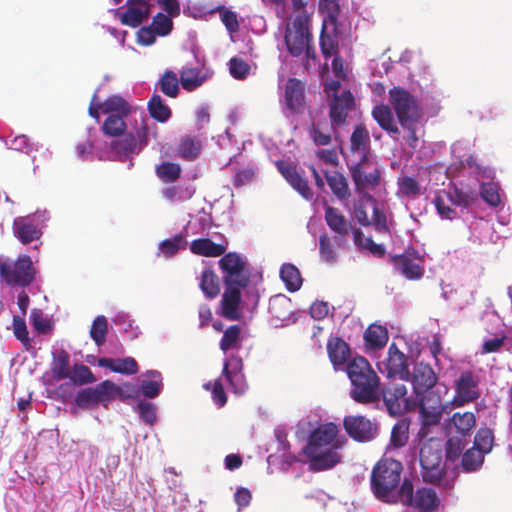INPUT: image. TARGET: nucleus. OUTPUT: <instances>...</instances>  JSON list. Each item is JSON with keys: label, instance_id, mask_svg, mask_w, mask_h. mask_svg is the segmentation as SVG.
<instances>
[{"label": "nucleus", "instance_id": "obj_12", "mask_svg": "<svg viewBox=\"0 0 512 512\" xmlns=\"http://www.w3.org/2000/svg\"><path fill=\"white\" fill-rule=\"evenodd\" d=\"M395 270L408 280H418L424 274L423 257L413 248H408L400 255L391 256Z\"/></svg>", "mask_w": 512, "mask_h": 512}, {"label": "nucleus", "instance_id": "obj_46", "mask_svg": "<svg viewBox=\"0 0 512 512\" xmlns=\"http://www.w3.org/2000/svg\"><path fill=\"white\" fill-rule=\"evenodd\" d=\"M484 456V454L474 447L467 449L461 458V467L463 471L470 473L479 470L483 465Z\"/></svg>", "mask_w": 512, "mask_h": 512}, {"label": "nucleus", "instance_id": "obj_25", "mask_svg": "<svg viewBox=\"0 0 512 512\" xmlns=\"http://www.w3.org/2000/svg\"><path fill=\"white\" fill-rule=\"evenodd\" d=\"M241 289L226 288L221 299V314L230 321L240 320Z\"/></svg>", "mask_w": 512, "mask_h": 512}, {"label": "nucleus", "instance_id": "obj_14", "mask_svg": "<svg viewBox=\"0 0 512 512\" xmlns=\"http://www.w3.org/2000/svg\"><path fill=\"white\" fill-rule=\"evenodd\" d=\"M347 434L358 442L372 440L377 434V425L362 415H349L343 420Z\"/></svg>", "mask_w": 512, "mask_h": 512}, {"label": "nucleus", "instance_id": "obj_23", "mask_svg": "<svg viewBox=\"0 0 512 512\" xmlns=\"http://www.w3.org/2000/svg\"><path fill=\"white\" fill-rule=\"evenodd\" d=\"M438 377L433 368L424 363H418L414 367L413 390L417 395L435 389Z\"/></svg>", "mask_w": 512, "mask_h": 512}, {"label": "nucleus", "instance_id": "obj_51", "mask_svg": "<svg viewBox=\"0 0 512 512\" xmlns=\"http://www.w3.org/2000/svg\"><path fill=\"white\" fill-rule=\"evenodd\" d=\"M449 200L456 206L467 208L477 200V194L470 190H463L453 186L449 192Z\"/></svg>", "mask_w": 512, "mask_h": 512}, {"label": "nucleus", "instance_id": "obj_45", "mask_svg": "<svg viewBox=\"0 0 512 512\" xmlns=\"http://www.w3.org/2000/svg\"><path fill=\"white\" fill-rule=\"evenodd\" d=\"M179 83L180 78L178 79L177 74L171 70H166L159 79L161 92L170 98L178 96L180 90Z\"/></svg>", "mask_w": 512, "mask_h": 512}, {"label": "nucleus", "instance_id": "obj_11", "mask_svg": "<svg viewBox=\"0 0 512 512\" xmlns=\"http://www.w3.org/2000/svg\"><path fill=\"white\" fill-rule=\"evenodd\" d=\"M43 228V221L37 213L16 217L12 223V233L23 245L39 241Z\"/></svg>", "mask_w": 512, "mask_h": 512}, {"label": "nucleus", "instance_id": "obj_27", "mask_svg": "<svg viewBox=\"0 0 512 512\" xmlns=\"http://www.w3.org/2000/svg\"><path fill=\"white\" fill-rule=\"evenodd\" d=\"M326 349L329 360L335 368L343 366L351 355L349 345L340 337H330Z\"/></svg>", "mask_w": 512, "mask_h": 512}, {"label": "nucleus", "instance_id": "obj_20", "mask_svg": "<svg viewBox=\"0 0 512 512\" xmlns=\"http://www.w3.org/2000/svg\"><path fill=\"white\" fill-rule=\"evenodd\" d=\"M324 219L331 231L337 234L336 243L339 247L346 245L345 238L351 229L350 223L345 216L335 207L325 204Z\"/></svg>", "mask_w": 512, "mask_h": 512}, {"label": "nucleus", "instance_id": "obj_32", "mask_svg": "<svg viewBox=\"0 0 512 512\" xmlns=\"http://www.w3.org/2000/svg\"><path fill=\"white\" fill-rule=\"evenodd\" d=\"M96 399L98 404H103L105 407L109 402L115 399L116 396H119L122 400L130 397L129 395H124L119 386L115 385L110 380H105L93 387Z\"/></svg>", "mask_w": 512, "mask_h": 512}, {"label": "nucleus", "instance_id": "obj_63", "mask_svg": "<svg viewBox=\"0 0 512 512\" xmlns=\"http://www.w3.org/2000/svg\"><path fill=\"white\" fill-rule=\"evenodd\" d=\"M480 195L481 198L492 207H497L501 203L499 188L493 182L482 183Z\"/></svg>", "mask_w": 512, "mask_h": 512}, {"label": "nucleus", "instance_id": "obj_39", "mask_svg": "<svg viewBox=\"0 0 512 512\" xmlns=\"http://www.w3.org/2000/svg\"><path fill=\"white\" fill-rule=\"evenodd\" d=\"M280 278L290 292L298 291L301 288L302 277L298 268L293 264L285 263L281 266Z\"/></svg>", "mask_w": 512, "mask_h": 512}, {"label": "nucleus", "instance_id": "obj_33", "mask_svg": "<svg viewBox=\"0 0 512 512\" xmlns=\"http://www.w3.org/2000/svg\"><path fill=\"white\" fill-rule=\"evenodd\" d=\"M475 425L476 417L474 412H455L451 417V426L462 438L469 436Z\"/></svg>", "mask_w": 512, "mask_h": 512}, {"label": "nucleus", "instance_id": "obj_29", "mask_svg": "<svg viewBox=\"0 0 512 512\" xmlns=\"http://www.w3.org/2000/svg\"><path fill=\"white\" fill-rule=\"evenodd\" d=\"M98 365L100 367L108 368L115 373L133 375L138 372V364L132 357H126L123 359H112V358H99Z\"/></svg>", "mask_w": 512, "mask_h": 512}, {"label": "nucleus", "instance_id": "obj_50", "mask_svg": "<svg viewBox=\"0 0 512 512\" xmlns=\"http://www.w3.org/2000/svg\"><path fill=\"white\" fill-rule=\"evenodd\" d=\"M200 150V141L191 137H185L179 143L177 152L182 159L192 161L197 158V156L200 153Z\"/></svg>", "mask_w": 512, "mask_h": 512}, {"label": "nucleus", "instance_id": "obj_64", "mask_svg": "<svg viewBox=\"0 0 512 512\" xmlns=\"http://www.w3.org/2000/svg\"><path fill=\"white\" fill-rule=\"evenodd\" d=\"M76 405L81 409H93L98 405L93 387L80 390L75 398Z\"/></svg>", "mask_w": 512, "mask_h": 512}, {"label": "nucleus", "instance_id": "obj_54", "mask_svg": "<svg viewBox=\"0 0 512 512\" xmlns=\"http://www.w3.org/2000/svg\"><path fill=\"white\" fill-rule=\"evenodd\" d=\"M219 266L223 275H226L245 268L246 263L236 252H229L227 254H223V257L219 260Z\"/></svg>", "mask_w": 512, "mask_h": 512}, {"label": "nucleus", "instance_id": "obj_55", "mask_svg": "<svg viewBox=\"0 0 512 512\" xmlns=\"http://www.w3.org/2000/svg\"><path fill=\"white\" fill-rule=\"evenodd\" d=\"M409 424L405 420H400L394 424L391 430L390 443L396 448L403 447L409 438Z\"/></svg>", "mask_w": 512, "mask_h": 512}, {"label": "nucleus", "instance_id": "obj_56", "mask_svg": "<svg viewBox=\"0 0 512 512\" xmlns=\"http://www.w3.org/2000/svg\"><path fill=\"white\" fill-rule=\"evenodd\" d=\"M493 441V432L489 428H480L475 435L473 447L486 455L492 450Z\"/></svg>", "mask_w": 512, "mask_h": 512}, {"label": "nucleus", "instance_id": "obj_58", "mask_svg": "<svg viewBox=\"0 0 512 512\" xmlns=\"http://www.w3.org/2000/svg\"><path fill=\"white\" fill-rule=\"evenodd\" d=\"M223 375L226 377L227 381L233 387V391L236 394H243L247 389V384L244 379V375L239 372H232L229 370V363L225 362L223 366Z\"/></svg>", "mask_w": 512, "mask_h": 512}, {"label": "nucleus", "instance_id": "obj_1", "mask_svg": "<svg viewBox=\"0 0 512 512\" xmlns=\"http://www.w3.org/2000/svg\"><path fill=\"white\" fill-rule=\"evenodd\" d=\"M346 372L351 382L350 397L360 404L380 400V378L365 357L357 356L347 363Z\"/></svg>", "mask_w": 512, "mask_h": 512}, {"label": "nucleus", "instance_id": "obj_21", "mask_svg": "<svg viewBox=\"0 0 512 512\" xmlns=\"http://www.w3.org/2000/svg\"><path fill=\"white\" fill-rule=\"evenodd\" d=\"M383 365L388 377L399 376L403 380L409 379L410 372L407 357L398 349L395 343L389 346L388 357Z\"/></svg>", "mask_w": 512, "mask_h": 512}, {"label": "nucleus", "instance_id": "obj_7", "mask_svg": "<svg viewBox=\"0 0 512 512\" xmlns=\"http://www.w3.org/2000/svg\"><path fill=\"white\" fill-rule=\"evenodd\" d=\"M123 135L121 139L112 141V150L120 158H129L131 155L139 154L148 145L147 118L140 115L139 120L135 119V132Z\"/></svg>", "mask_w": 512, "mask_h": 512}, {"label": "nucleus", "instance_id": "obj_52", "mask_svg": "<svg viewBox=\"0 0 512 512\" xmlns=\"http://www.w3.org/2000/svg\"><path fill=\"white\" fill-rule=\"evenodd\" d=\"M241 340V327L239 325L229 326L223 333L220 340V349L227 352L230 349H238Z\"/></svg>", "mask_w": 512, "mask_h": 512}, {"label": "nucleus", "instance_id": "obj_15", "mask_svg": "<svg viewBox=\"0 0 512 512\" xmlns=\"http://www.w3.org/2000/svg\"><path fill=\"white\" fill-rule=\"evenodd\" d=\"M480 397L479 379L472 371H464L456 381V396L453 399L455 406H463Z\"/></svg>", "mask_w": 512, "mask_h": 512}, {"label": "nucleus", "instance_id": "obj_17", "mask_svg": "<svg viewBox=\"0 0 512 512\" xmlns=\"http://www.w3.org/2000/svg\"><path fill=\"white\" fill-rule=\"evenodd\" d=\"M303 453L308 458L309 470L312 472L329 470L341 461V455L334 449L304 447Z\"/></svg>", "mask_w": 512, "mask_h": 512}, {"label": "nucleus", "instance_id": "obj_34", "mask_svg": "<svg viewBox=\"0 0 512 512\" xmlns=\"http://www.w3.org/2000/svg\"><path fill=\"white\" fill-rule=\"evenodd\" d=\"M325 180L331 189L332 193L339 199L345 200L350 196V189L347 179L339 171H326L324 173Z\"/></svg>", "mask_w": 512, "mask_h": 512}, {"label": "nucleus", "instance_id": "obj_62", "mask_svg": "<svg viewBox=\"0 0 512 512\" xmlns=\"http://www.w3.org/2000/svg\"><path fill=\"white\" fill-rule=\"evenodd\" d=\"M319 254L321 260L325 263L334 264L337 261V253L330 238L326 234L320 235L319 237Z\"/></svg>", "mask_w": 512, "mask_h": 512}, {"label": "nucleus", "instance_id": "obj_36", "mask_svg": "<svg viewBox=\"0 0 512 512\" xmlns=\"http://www.w3.org/2000/svg\"><path fill=\"white\" fill-rule=\"evenodd\" d=\"M352 232L354 244L358 247L359 250H366L378 258H381L385 255L386 250L384 245L375 243L371 237L365 238L360 228H355Z\"/></svg>", "mask_w": 512, "mask_h": 512}, {"label": "nucleus", "instance_id": "obj_26", "mask_svg": "<svg viewBox=\"0 0 512 512\" xmlns=\"http://www.w3.org/2000/svg\"><path fill=\"white\" fill-rule=\"evenodd\" d=\"M210 77L207 71L199 66H184L180 71V84L185 91L192 92L202 86Z\"/></svg>", "mask_w": 512, "mask_h": 512}, {"label": "nucleus", "instance_id": "obj_6", "mask_svg": "<svg viewBox=\"0 0 512 512\" xmlns=\"http://www.w3.org/2000/svg\"><path fill=\"white\" fill-rule=\"evenodd\" d=\"M400 502L405 506H411L421 512H433L440 505V499L432 488H419L414 495L413 483L404 478L398 490Z\"/></svg>", "mask_w": 512, "mask_h": 512}, {"label": "nucleus", "instance_id": "obj_4", "mask_svg": "<svg viewBox=\"0 0 512 512\" xmlns=\"http://www.w3.org/2000/svg\"><path fill=\"white\" fill-rule=\"evenodd\" d=\"M419 461L422 480L432 485H440L447 473L441 441L430 438L424 442L420 449Z\"/></svg>", "mask_w": 512, "mask_h": 512}, {"label": "nucleus", "instance_id": "obj_13", "mask_svg": "<svg viewBox=\"0 0 512 512\" xmlns=\"http://www.w3.org/2000/svg\"><path fill=\"white\" fill-rule=\"evenodd\" d=\"M407 395V388L404 384H394L381 390V397L390 415H401L413 408Z\"/></svg>", "mask_w": 512, "mask_h": 512}, {"label": "nucleus", "instance_id": "obj_53", "mask_svg": "<svg viewBox=\"0 0 512 512\" xmlns=\"http://www.w3.org/2000/svg\"><path fill=\"white\" fill-rule=\"evenodd\" d=\"M75 385L91 384L96 381V377L91 369L84 364H74L70 377H68Z\"/></svg>", "mask_w": 512, "mask_h": 512}, {"label": "nucleus", "instance_id": "obj_57", "mask_svg": "<svg viewBox=\"0 0 512 512\" xmlns=\"http://www.w3.org/2000/svg\"><path fill=\"white\" fill-rule=\"evenodd\" d=\"M107 331V319L103 315L97 316L90 328V337L96 345L101 346L105 343Z\"/></svg>", "mask_w": 512, "mask_h": 512}, {"label": "nucleus", "instance_id": "obj_44", "mask_svg": "<svg viewBox=\"0 0 512 512\" xmlns=\"http://www.w3.org/2000/svg\"><path fill=\"white\" fill-rule=\"evenodd\" d=\"M200 289L210 299L215 298L219 294V280L212 269L202 271Z\"/></svg>", "mask_w": 512, "mask_h": 512}, {"label": "nucleus", "instance_id": "obj_60", "mask_svg": "<svg viewBox=\"0 0 512 512\" xmlns=\"http://www.w3.org/2000/svg\"><path fill=\"white\" fill-rule=\"evenodd\" d=\"M12 328L13 334L16 337V339L21 342V344L26 350H29L32 347V345L31 340L28 336V330L25 320L20 316H13Z\"/></svg>", "mask_w": 512, "mask_h": 512}, {"label": "nucleus", "instance_id": "obj_9", "mask_svg": "<svg viewBox=\"0 0 512 512\" xmlns=\"http://www.w3.org/2000/svg\"><path fill=\"white\" fill-rule=\"evenodd\" d=\"M442 392L447 394L448 390L445 386H443V390L438 386L433 390L420 393L418 406L420 419L424 427L439 424L446 408V405L442 403Z\"/></svg>", "mask_w": 512, "mask_h": 512}, {"label": "nucleus", "instance_id": "obj_2", "mask_svg": "<svg viewBox=\"0 0 512 512\" xmlns=\"http://www.w3.org/2000/svg\"><path fill=\"white\" fill-rule=\"evenodd\" d=\"M403 465L393 458H381L373 467L370 486L374 496L386 503H395V491L400 488Z\"/></svg>", "mask_w": 512, "mask_h": 512}, {"label": "nucleus", "instance_id": "obj_59", "mask_svg": "<svg viewBox=\"0 0 512 512\" xmlns=\"http://www.w3.org/2000/svg\"><path fill=\"white\" fill-rule=\"evenodd\" d=\"M466 446V441L459 436L448 438L445 445L446 460L450 462L456 461L462 454Z\"/></svg>", "mask_w": 512, "mask_h": 512}, {"label": "nucleus", "instance_id": "obj_35", "mask_svg": "<svg viewBox=\"0 0 512 512\" xmlns=\"http://www.w3.org/2000/svg\"><path fill=\"white\" fill-rule=\"evenodd\" d=\"M422 119L423 118H414L399 122L401 128L406 133L404 135L406 144L413 150L418 147V143L422 136Z\"/></svg>", "mask_w": 512, "mask_h": 512}, {"label": "nucleus", "instance_id": "obj_10", "mask_svg": "<svg viewBox=\"0 0 512 512\" xmlns=\"http://www.w3.org/2000/svg\"><path fill=\"white\" fill-rule=\"evenodd\" d=\"M285 44L288 52L293 57L303 54L305 47L312 43L313 37L309 30V20L306 16L298 15L292 22V27L287 28Z\"/></svg>", "mask_w": 512, "mask_h": 512}, {"label": "nucleus", "instance_id": "obj_43", "mask_svg": "<svg viewBox=\"0 0 512 512\" xmlns=\"http://www.w3.org/2000/svg\"><path fill=\"white\" fill-rule=\"evenodd\" d=\"M126 116L120 114L108 115L102 125V131L106 136L109 137H120L127 129L126 122L124 120Z\"/></svg>", "mask_w": 512, "mask_h": 512}, {"label": "nucleus", "instance_id": "obj_41", "mask_svg": "<svg viewBox=\"0 0 512 512\" xmlns=\"http://www.w3.org/2000/svg\"><path fill=\"white\" fill-rule=\"evenodd\" d=\"M181 173V166L170 161H164L155 167V174L163 183L176 182L181 177Z\"/></svg>", "mask_w": 512, "mask_h": 512}, {"label": "nucleus", "instance_id": "obj_47", "mask_svg": "<svg viewBox=\"0 0 512 512\" xmlns=\"http://www.w3.org/2000/svg\"><path fill=\"white\" fill-rule=\"evenodd\" d=\"M51 371L56 380H63L70 377V356L65 350L57 354Z\"/></svg>", "mask_w": 512, "mask_h": 512}, {"label": "nucleus", "instance_id": "obj_31", "mask_svg": "<svg viewBox=\"0 0 512 512\" xmlns=\"http://www.w3.org/2000/svg\"><path fill=\"white\" fill-rule=\"evenodd\" d=\"M226 246L217 244L209 238H198L191 242L190 251L199 256L218 257L225 253Z\"/></svg>", "mask_w": 512, "mask_h": 512}, {"label": "nucleus", "instance_id": "obj_28", "mask_svg": "<svg viewBox=\"0 0 512 512\" xmlns=\"http://www.w3.org/2000/svg\"><path fill=\"white\" fill-rule=\"evenodd\" d=\"M372 117L381 129L390 135H399L400 130L392 113V107L381 104L372 109Z\"/></svg>", "mask_w": 512, "mask_h": 512}, {"label": "nucleus", "instance_id": "obj_49", "mask_svg": "<svg viewBox=\"0 0 512 512\" xmlns=\"http://www.w3.org/2000/svg\"><path fill=\"white\" fill-rule=\"evenodd\" d=\"M187 241L183 234H176L174 237L165 239L159 244L160 252L166 257H172L178 253L180 249H185Z\"/></svg>", "mask_w": 512, "mask_h": 512}, {"label": "nucleus", "instance_id": "obj_48", "mask_svg": "<svg viewBox=\"0 0 512 512\" xmlns=\"http://www.w3.org/2000/svg\"><path fill=\"white\" fill-rule=\"evenodd\" d=\"M223 280L226 288L244 289L248 287L250 283V272L245 267L238 271L223 275Z\"/></svg>", "mask_w": 512, "mask_h": 512}, {"label": "nucleus", "instance_id": "obj_16", "mask_svg": "<svg viewBox=\"0 0 512 512\" xmlns=\"http://www.w3.org/2000/svg\"><path fill=\"white\" fill-rule=\"evenodd\" d=\"M338 432V427L333 423L321 425L310 434L305 447L337 450L343 444L337 439Z\"/></svg>", "mask_w": 512, "mask_h": 512}, {"label": "nucleus", "instance_id": "obj_30", "mask_svg": "<svg viewBox=\"0 0 512 512\" xmlns=\"http://www.w3.org/2000/svg\"><path fill=\"white\" fill-rule=\"evenodd\" d=\"M388 339V331L381 325L371 324L364 332L365 346L371 351L384 348Z\"/></svg>", "mask_w": 512, "mask_h": 512}, {"label": "nucleus", "instance_id": "obj_3", "mask_svg": "<svg viewBox=\"0 0 512 512\" xmlns=\"http://www.w3.org/2000/svg\"><path fill=\"white\" fill-rule=\"evenodd\" d=\"M349 171L355 191L363 199L375 202L370 192L380 188L383 182L382 171L377 163L370 161L368 155H363L357 163L349 165Z\"/></svg>", "mask_w": 512, "mask_h": 512}, {"label": "nucleus", "instance_id": "obj_37", "mask_svg": "<svg viewBox=\"0 0 512 512\" xmlns=\"http://www.w3.org/2000/svg\"><path fill=\"white\" fill-rule=\"evenodd\" d=\"M99 108L102 113L108 115L120 114L122 116H128L131 112L130 104L117 95L106 98L103 103L99 104Z\"/></svg>", "mask_w": 512, "mask_h": 512}, {"label": "nucleus", "instance_id": "obj_61", "mask_svg": "<svg viewBox=\"0 0 512 512\" xmlns=\"http://www.w3.org/2000/svg\"><path fill=\"white\" fill-rule=\"evenodd\" d=\"M399 193L405 197H415L421 193L420 183L411 176L398 178Z\"/></svg>", "mask_w": 512, "mask_h": 512}, {"label": "nucleus", "instance_id": "obj_22", "mask_svg": "<svg viewBox=\"0 0 512 512\" xmlns=\"http://www.w3.org/2000/svg\"><path fill=\"white\" fill-rule=\"evenodd\" d=\"M126 10L121 13L120 21L129 27H138L149 16V5L145 0H127Z\"/></svg>", "mask_w": 512, "mask_h": 512}, {"label": "nucleus", "instance_id": "obj_5", "mask_svg": "<svg viewBox=\"0 0 512 512\" xmlns=\"http://www.w3.org/2000/svg\"><path fill=\"white\" fill-rule=\"evenodd\" d=\"M37 270L31 257L20 254L16 260L0 257V279L10 287H28L36 278Z\"/></svg>", "mask_w": 512, "mask_h": 512}, {"label": "nucleus", "instance_id": "obj_24", "mask_svg": "<svg viewBox=\"0 0 512 512\" xmlns=\"http://www.w3.org/2000/svg\"><path fill=\"white\" fill-rule=\"evenodd\" d=\"M284 102L292 112H299L305 104V85L297 78H289L284 88Z\"/></svg>", "mask_w": 512, "mask_h": 512}, {"label": "nucleus", "instance_id": "obj_40", "mask_svg": "<svg viewBox=\"0 0 512 512\" xmlns=\"http://www.w3.org/2000/svg\"><path fill=\"white\" fill-rule=\"evenodd\" d=\"M370 137L367 129L363 125H357L350 137V148L353 152L368 155Z\"/></svg>", "mask_w": 512, "mask_h": 512}, {"label": "nucleus", "instance_id": "obj_8", "mask_svg": "<svg viewBox=\"0 0 512 512\" xmlns=\"http://www.w3.org/2000/svg\"><path fill=\"white\" fill-rule=\"evenodd\" d=\"M389 103L396 114L398 122L414 118H423V109L416 96L403 87L389 90Z\"/></svg>", "mask_w": 512, "mask_h": 512}, {"label": "nucleus", "instance_id": "obj_42", "mask_svg": "<svg viewBox=\"0 0 512 512\" xmlns=\"http://www.w3.org/2000/svg\"><path fill=\"white\" fill-rule=\"evenodd\" d=\"M146 375L150 379L141 382L140 388L142 394L147 398H155L160 394L163 388L161 373L156 370H149L146 372Z\"/></svg>", "mask_w": 512, "mask_h": 512}, {"label": "nucleus", "instance_id": "obj_38", "mask_svg": "<svg viewBox=\"0 0 512 512\" xmlns=\"http://www.w3.org/2000/svg\"><path fill=\"white\" fill-rule=\"evenodd\" d=\"M149 115L159 123L167 122L172 115L170 107L164 103L160 95L154 94L148 101Z\"/></svg>", "mask_w": 512, "mask_h": 512}, {"label": "nucleus", "instance_id": "obj_18", "mask_svg": "<svg viewBox=\"0 0 512 512\" xmlns=\"http://www.w3.org/2000/svg\"><path fill=\"white\" fill-rule=\"evenodd\" d=\"M355 99L350 90L335 95L330 103L329 118L332 127H340L346 123L348 114L354 109Z\"/></svg>", "mask_w": 512, "mask_h": 512}, {"label": "nucleus", "instance_id": "obj_19", "mask_svg": "<svg viewBox=\"0 0 512 512\" xmlns=\"http://www.w3.org/2000/svg\"><path fill=\"white\" fill-rule=\"evenodd\" d=\"M278 171L285 180L306 200L313 199V191L308 185V181L299 173L297 167L288 161L278 160L275 163Z\"/></svg>", "mask_w": 512, "mask_h": 512}]
</instances>
